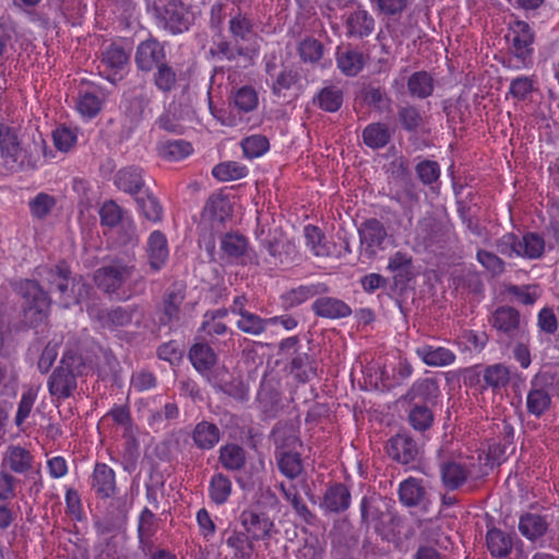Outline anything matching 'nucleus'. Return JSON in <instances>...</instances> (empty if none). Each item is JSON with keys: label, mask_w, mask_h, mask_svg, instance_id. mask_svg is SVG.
<instances>
[{"label": "nucleus", "mask_w": 559, "mask_h": 559, "mask_svg": "<svg viewBox=\"0 0 559 559\" xmlns=\"http://www.w3.org/2000/svg\"><path fill=\"white\" fill-rule=\"evenodd\" d=\"M0 156L3 164L12 170L37 169L48 157V146L41 133L33 138L32 146L23 147L19 130L10 124L0 123Z\"/></svg>", "instance_id": "obj_1"}, {"label": "nucleus", "mask_w": 559, "mask_h": 559, "mask_svg": "<svg viewBox=\"0 0 559 559\" xmlns=\"http://www.w3.org/2000/svg\"><path fill=\"white\" fill-rule=\"evenodd\" d=\"M142 280L133 251L115 255L94 273L96 286L107 295L117 298H129L132 287Z\"/></svg>", "instance_id": "obj_2"}, {"label": "nucleus", "mask_w": 559, "mask_h": 559, "mask_svg": "<svg viewBox=\"0 0 559 559\" xmlns=\"http://www.w3.org/2000/svg\"><path fill=\"white\" fill-rule=\"evenodd\" d=\"M35 274L48 285L51 293L59 294V301L66 308L82 302L92 290V286L82 276H72L66 261L55 265H39L35 269Z\"/></svg>", "instance_id": "obj_3"}, {"label": "nucleus", "mask_w": 559, "mask_h": 559, "mask_svg": "<svg viewBox=\"0 0 559 559\" xmlns=\"http://www.w3.org/2000/svg\"><path fill=\"white\" fill-rule=\"evenodd\" d=\"M155 24L170 35L188 32L195 22V12L186 0H167L153 7Z\"/></svg>", "instance_id": "obj_4"}, {"label": "nucleus", "mask_w": 559, "mask_h": 559, "mask_svg": "<svg viewBox=\"0 0 559 559\" xmlns=\"http://www.w3.org/2000/svg\"><path fill=\"white\" fill-rule=\"evenodd\" d=\"M552 378L548 372H537L530 380L525 397L527 415L536 419L544 417L552 407Z\"/></svg>", "instance_id": "obj_5"}, {"label": "nucleus", "mask_w": 559, "mask_h": 559, "mask_svg": "<svg viewBox=\"0 0 559 559\" xmlns=\"http://www.w3.org/2000/svg\"><path fill=\"white\" fill-rule=\"evenodd\" d=\"M75 356L71 352L63 353L58 367L53 369L47 380V389L52 402L60 403L68 400L78 388L76 376L73 371Z\"/></svg>", "instance_id": "obj_6"}, {"label": "nucleus", "mask_w": 559, "mask_h": 559, "mask_svg": "<svg viewBox=\"0 0 559 559\" xmlns=\"http://www.w3.org/2000/svg\"><path fill=\"white\" fill-rule=\"evenodd\" d=\"M509 49L519 62L516 69L528 68L533 64L535 32L525 21L516 20L509 25L507 35Z\"/></svg>", "instance_id": "obj_7"}, {"label": "nucleus", "mask_w": 559, "mask_h": 559, "mask_svg": "<svg viewBox=\"0 0 559 559\" xmlns=\"http://www.w3.org/2000/svg\"><path fill=\"white\" fill-rule=\"evenodd\" d=\"M17 292L25 300L24 314L32 325L43 322L50 308L48 294L35 280H22Z\"/></svg>", "instance_id": "obj_8"}, {"label": "nucleus", "mask_w": 559, "mask_h": 559, "mask_svg": "<svg viewBox=\"0 0 559 559\" xmlns=\"http://www.w3.org/2000/svg\"><path fill=\"white\" fill-rule=\"evenodd\" d=\"M129 59L130 53L120 45L112 43L102 51L97 66L98 74L106 81L117 84L127 73Z\"/></svg>", "instance_id": "obj_9"}, {"label": "nucleus", "mask_w": 559, "mask_h": 559, "mask_svg": "<svg viewBox=\"0 0 559 559\" xmlns=\"http://www.w3.org/2000/svg\"><path fill=\"white\" fill-rule=\"evenodd\" d=\"M476 467L473 457L443 461L439 466L443 487L450 491L461 489L469 479L477 478Z\"/></svg>", "instance_id": "obj_10"}, {"label": "nucleus", "mask_w": 559, "mask_h": 559, "mask_svg": "<svg viewBox=\"0 0 559 559\" xmlns=\"http://www.w3.org/2000/svg\"><path fill=\"white\" fill-rule=\"evenodd\" d=\"M240 523L254 542L267 543L277 532L270 515L258 508L245 509L240 514Z\"/></svg>", "instance_id": "obj_11"}, {"label": "nucleus", "mask_w": 559, "mask_h": 559, "mask_svg": "<svg viewBox=\"0 0 559 559\" xmlns=\"http://www.w3.org/2000/svg\"><path fill=\"white\" fill-rule=\"evenodd\" d=\"M209 53L215 61H237L242 59L245 62L251 63L259 55V45L241 44L236 40L222 38L213 41Z\"/></svg>", "instance_id": "obj_12"}, {"label": "nucleus", "mask_w": 559, "mask_h": 559, "mask_svg": "<svg viewBox=\"0 0 559 559\" xmlns=\"http://www.w3.org/2000/svg\"><path fill=\"white\" fill-rule=\"evenodd\" d=\"M88 485L99 500H110L119 492L115 469L104 462H95L88 476Z\"/></svg>", "instance_id": "obj_13"}, {"label": "nucleus", "mask_w": 559, "mask_h": 559, "mask_svg": "<svg viewBox=\"0 0 559 559\" xmlns=\"http://www.w3.org/2000/svg\"><path fill=\"white\" fill-rule=\"evenodd\" d=\"M151 96L143 88H134L123 95L121 108L124 119L132 127L139 126L144 119L151 117Z\"/></svg>", "instance_id": "obj_14"}, {"label": "nucleus", "mask_w": 559, "mask_h": 559, "mask_svg": "<svg viewBox=\"0 0 559 559\" xmlns=\"http://www.w3.org/2000/svg\"><path fill=\"white\" fill-rule=\"evenodd\" d=\"M134 61L140 71H152L166 62L164 45L153 37L141 41L136 47Z\"/></svg>", "instance_id": "obj_15"}, {"label": "nucleus", "mask_w": 559, "mask_h": 559, "mask_svg": "<svg viewBox=\"0 0 559 559\" xmlns=\"http://www.w3.org/2000/svg\"><path fill=\"white\" fill-rule=\"evenodd\" d=\"M145 254L150 270L154 273L162 271L169 260V245L166 235L160 230H153L145 243Z\"/></svg>", "instance_id": "obj_16"}, {"label": "nucleus", "mask_w": 559, "mask_h": 559, "mask_svg": "<svg viewBox=\"0 0 559 559\" xmlns=\"http://www.w3.org/2000/svg\"><path fill=\"white\" fill-rule=\"evenodd\" d=\"M386 452L394 461L401 464H408L416 460L418 447L409 435L397 433L389 439Z\"/></svg>", "instance_id": "obj_17"}, {"label": "nucleus", "mask_w": 559, "mask_h": 559, "mask_svg": "<svg viewBox=\"0 0 559 559\" xmlns=\"http://www.w3.org/2000/svg\"><path fill=\"white\" fill-rule=\"evenodd\" d=\"M515 539L519 544H522L513 534L501 528L491 527L486 532V547L495 559L508 558L514 548Z\"/></svg>", "instance_id": "obj_18"}, {"label": "nucleus", "mask_w": 559, "mask_h": 559, "mask_svg": "<svg viewBox=\"0 0 559 559\" xmlns=\"http://www.w3.org/2000/svg\"><path fill=\"white\" fill-rule=\"evenodd\" d=\"M506 241L507 243H513L518 248L516 257L525 259H538L545 250V240L536 233H526L522 237L509 233Z\"/></svg>", "instance_id": "obj_19"}, {"label": "nucleus", "mask_w": 559, "mask_h": 559, "mask_svg": "<svg viewBox=\"0 0 559 559\" xmlns=\"http://www.w3.org/2000/svg\"><path fill=\"white\" fill-rule=\"evenodd\" d=\"M376 21L368 10L358 5L345 19L346 35L348 37L364 38L374 31Z\"/></svg>", "instance_id": "obj_20"}, {"label": "nucleus", "mask_w": 559, "mask_h": 559, "mask_svg": "<svg viewBox=\"0 0 559 559\" xmlns=\"http://www.w3.org/2000/svg\"><path fill=\"white\" fill-rule=\"evenodd\" d=\"M352 503V495L343 483L331 484L321 502V508L328 512L340 514L347 511Z\"/></svg>", "instance_id": "obj_21"}, {"label": "nucleus", "mask_w": 559, "mask_h": 559, "mask_svg": "<svg viewBox=\"0 0 559 559\" xmlns=\"http://www.w3.org/2000/svg\"><path fill=\"white\" fill-rule=\"evenodd\" d=\"M511 370L502 362L486 366L481 371V389L498 394L510 383Z\"/></svg>", "instance_id": "obj_22"}, {"label": "nucleus", "mask_w": 559, "mask_h": 559, "mask_svg": "<svg viewBox=\"0 0 559 559\" xmlns=\"http://www.w3.org/2000/svg\"><path fill=\"white\" fill-rule=\"evenodd\" d=\"M335 60L337 69L344 75L352 78L358 75L366 64L364 52L352 47H337Z\"/></svg>", "instance_id": "obj_23"}, {"label": "nucleus", "mask_w": 559, "mask_h": 559, "mask_svg": "<svg viewBox=\"0 0 559 559\" xmlns=\"http://www.w3.org/2000/svg\"><path fill=\"white\" fill-rule=\"evenodd\" d=\"M2 464L13 473L27 474L33 469L34 455L20 444H11L4 452Z\"/></svg>", "instance_id": "obj_24"}, {"label": "nucleus", "mask_w": 559, "mask_h": 559, "mask_svg": "<svg viewBox=\"0 0 559 559\" xmlns=\"http://www.w3.org/2000/svg\"><path fill=\"white\" fill-rule=\"evenodd\" d=\"M305 245L309 251L319 258L334 254L335 246L326 239L324 231L317 225L308 224L304 227Z\"/></svg>", "instance_id": "obj_25"}, {"label": "nucleus", "mask_w": 559, "mask_h": 559, "mask_svg": "<svg viewBox=\"0 0 559 559\" xmlns=\"http://www.w3.org/2000/svg\"><path fill=\"white\" fill-rule=\"evenodd\" d=\"M491 324L508 337H513L520 332V312L510 306L498 307L492 313Z\"/></svg>", "instance_id": "obj_26"}, {"label": "nucleus", "mask_w": 559, "mask_h": 559, "mask_svg": "<svg viewBox=\"0 0 559 559\" xmlns=\"http://www.w3.org/2000/svg\"><path fill=\"white\" fill-rule=\"evenodd\" d=\"M248 246L247 238L239 234L227 233L221 240V250L230 262L236 264L246 265L248 263Z\"/></svg>", "instance_id": "obj_27"}, {"label": "nucleus", "mask_w": 559, "mask_h": 559, "mask_svg": "<svg viewBox=\"0 0 559 559\" xmlns=\"http://www.w3.org/2000/svg\"><path fill=\"white\" fill-rule=\"evenodd\" d=\"M311 309L316 316L331 320L344 319L352 314V309L346 302L326 296L317 298Z\"/></svg>", "instance_id": "obj_28"}, {"label": "nucleus", "mask_w": 559, "mask_h": 559, "mask_svg": "<svg viewBox=\"0 0 559 559\" xmlns=\"http://www.w3.org/2000/svg\"><path fill=\"white\" fill-rule=\"evenodd\" d=\"M191 438L199 450L210 451L221 441L222 432L216 424L203 419L194 426Z\"/></svg>", "instance_id": "obj_29"}, {"label": "nucleus", "mask_w": 559, "mask_h": 559, "mask_svg": "<svg viewBox=\"0 0 559 559\" xmlns=\"http://www.w3.org/2000/svg\"><path fill=\"white\" fill-rule=\"evenodd\" d=\"M417 356L429 367H445L454 364L456 355L450 348L424 344L416 348Z\"/></svg>", "instance_id": "obj_30"}, {"label": "nucleus", "mask_w": 559, "mask_h": 559, "mask_svg": "<svg viewBox=\"0 0 559 559\" xmlns=\"http://www.w3.org/2000/svg\"><path fill=\"white\" fill-rule=\"evenodd\" d=\"M275 460L281 474L290 480L298 478L304 472L300 453L296 451L287 450L284 447L277 448Z\"/></svg>", "instance_id": "obj_31"}, {"label": "nucleus", "mask_w": 559, "mask_h": 559, "mask_svg": "<svg viewBox=\"0 0 559 559\" xmlns=\"http://www.w3.org/2000/svg\"><path fill=\"white\" fill-rule=\"evenodd\" d=\"M218 463L227 472H240L246 467V450L234 442L222 445L218 450Z\"/></svg>", "instance_id": "obj_32"}, {"label": "nucleus", "mask_w": 559, "mask_h": 559, "mask_svg": "<svg viewBox=\"0 0 559 559\" xmlns=\"http://www.w3.org/2000/svg\"><path fill=\"white\" fill-rule=\"evenodd\" d=\"M548 526L545 515L525 512L520 515L518 527L523 537L530 542H536L546 534Z\"/></svg>", "instance_id": "obj_33"}, {"label": "nucleus", "mask_w": 559, "mask_h": 559, "mask_svg": "<svg viewBox=\"0 0 559 559\" xmlns=\"http://www.w3.org/2000/svg\"><path fill=\"white\" fill-rule=\"evenodd\" d=\"M361 526L369 531L380 532L383 512L380 510L379 498L374 495H365L359 502Z\"/></svg>", "instance_id": "obj_34"}, {"label": "nucleus", "mask_w": 559, "mask_h": 559, "mask_svg": "<svg viewBox=\"0 0 559 559\" xmlns=\"http://www.w3.org/2000/svg\"><path fill=\"white\" fill-rule=\"evenodd\" d=\"M228 31L231 39L241 44H258V36L253 29L252 20L242 13L231 16L228 22Z\"/></svg>", "instance_id": "obj_35"}, {"label": "nucleus", "mask_w": 559, "mask_h": 559, "mask_svg": "<svg viewBox=\"0 0 559 559\" xmlns=\"http://www.w3.org/2000/svg\"><path fill=\"white\" fill-rule=\"evenodd\" d=\"M288 369L289 373L301 383L309 382L317 377V361L306 352H295Z\"/></svg>", "instance_id": "obj_36"}, {"label": "nucleus", "mask_w": 559, "mask_h": 559, "mask_svg": "<svg viewBox=\"0 0 559 559\" xmlns=\"http://www.w3.org/2000/svg\"><path fill=\"white\" fill-rule=\"evenodd\" d=\"M358 233L361 243L372 252H374L376 249H381L386 238L385 227L377 218H369L365 221Z\"/></svg>", "instance_id": "obj_37"}, {"label": "nucleus", "mask_w": 559, "mask_h": 559, "mask_svg": "<svg viewBox=\"0 0 559 559\" xmlns=\"http://www.w3.org/2000/svg\"><path fill=\"white\" fill-rule=\"evenodd\" d=\"M115 186L129 194H138L144 187L142 169L130 166L119 169L114 179Z\"/></svg>", "instance_id": "obj_38"}, {"label": "nucleus", "mask_w": 559, "mask_h": 559, "mask_svg": "<svg viewBox=\"0 0 559 559\" xmlns=\"http://www.w3.org/2000/svg\"><path fill=\"white\" fill-rule=\"evenodd\" d=\"M102 107L103 99L97 87L93 86L90 90L80 91L76 98L75 108L83 118H95L100 112Z\"/></svg>", "instance_id": "obj_39"}, {"label": "nucleus", "mask_w": 559, "mask_h": 559, "mask_svg": "<svg viewBox=\"0 0 559 559\" xmlns=\"http://www.w3.org/2000/svg\"><path fill=\"white\" fill-rule=\"evenodd\" d=\"M185 294L179 289H168L163 297V310L158 318L159 325L170 326L179 320V312Z\"/></svg>", "instance_id": "obj_40"}, {"label": "nucleus", "mask_w": 559, "mask_h": 559, "mask_svg": "<svg viewBox=\"0 0 559 559\" xmlns=\"http://www.w3.org/2000/svg\"><path fill=\"white\" fill-rule=\"evenodd\" d=\"M233 492V483L229 476L222 472L214 473L209 481L207 495L215 506L225 504Z\"/></svg>", "instance_id": "obj_41"}, {"label": "nucleus", "mask_w": 559, "mask_h": 559, "mask_svg": "<svg viewBox=\"0 0 559 559\" xmlns=\"http://www.w3.org/2000/svg\"><path fill=\"white\" fill-rule=\"evenodd\" d=\"M439 395V386L433 379L425 378L415 381L406 394L409 403H433Z\"/></svg>", "instance_id": "obj_42"}, {"label": "nucleus", "mask_w": 559, "mask_h": 559, "mask_svg": "<svg viewBox=\"0 0 559 559\" xmlns=\"http://www.w3.org/2000/svg\"><path fill=\"white\" fill-rule=\"evenodd\" d=\"M230 105L239 114H249L259 106V93L251 85H242L235 88L230 95Z\"/></svg>", "instance_id": "obj_43"}, {"label": "nucleus", "mask_w": 559, "mask_h": 559, "mask_svg": "<svg viewBox=\"0 0 559 559\" xmlns=\"http://www.w3.org/2000/svg\"><path fill=\"white\" fill-rule=\"evenodd\" d=\"M189 359L199 373L205 374L215 366L217 356L210 345L197 343L189 350Z\"/></svg>", "instance_id": "obj_44"}, {"label": "nucleus", "mask_w": 559, "mask_h": 559, "mask_svg": "<svg viewBox=\"0 0 559 559\" xmlns=\"http://www.w3.org/2000/svg\"><path fill=\"white\" fill-rule=\"evenodd\" d=\"M391 132L385 123L371 122L362 130L364 144L372 150L385 147L391 140Z\"/></svg>", "instance_id": "obj_45"}, {"label": "nucleus", "mask_w": 559, "mask_h": 559, "mask_svg": "<svg viewBox=\"0 0 559 559\" xmlns=\"http://www.w3.org/2000/svg\"><path fill=\"white\" fill-rule=\"evenodd\" d=\"M407 421L414 430L425 432L432 427L435 415L429 405L424 403H412L407 415Z\"/></svg>", "instance_id": "obj_46"}, {"label": "nucleus", "mask_w": 559, "mask_h": 559, "mask_svg": "<svg viewBox=\"0 0 559 559\" xmlns=\"http://www.w3.org/2000/svg\"><path fill=\"white\" fill-rule=\"evenodd\" d=\"M388 270L394 273L396 282H409L414 277L412 255L403 251H396L389 259Z\"/></svg>", "instance_id": "obj_47"}, {"label": "nucleus", "mask_w": 559, "mask_h": 559, "mask_svg": "<svg viewBox=\"0 0 559 559\" xmlns=\"http://www.w3.org/2000/svg\"><path fill=\"white\" fill-rule=\"evenodd\" d=\"M237 559H250L254 552V540L243 531H233L225 540Z\"/></svg>", "instance_id": "obj_48"}, {"label": "nucleus", "mask_w": 559, "mask_h": 559, "mask_svg": "<svg viewBox=\"0 0 559 559\" xmlns=\"http://www.w3.org/2000/svg\"><path fill=\"white\" fill-rule=\"evenodd\" d=\"M433 78L426 71L414 72L407 80V90L412 97L425 99L432 95Z\"/></svg>", "instance_id": "obj_49"}, {"label": "nucleus", "mask_w": 559, "mask_h": 559, "mask_svg": "<svg viewBox=\"0 0 559 559\" xmlns=\"http://www.w3.org/2000/svg\"><path fill=\"white\" fill-rule=\"evenodd\" d=\"M344 95L340 87L330 85L321 88L313 97V103L328 112H336L343 105Z\"/></svg>", "instance_id": "obj_50"}, {"label": "nucleus", "mask_w": 559, "mask_h": 559, "mask_svg": "<svg viewBox=\"0 0 559 559\" xmlns=\"http://www.w3.org/2000/svg\"><path fill=\"white\" fill-rule=\"evenodd\" d=\"M134 306H117L107 310L103 316V324L109 330L126 328L131 324L135 311Z\"/></svg>", "instance_id": "obj_51"}, {"label": "nucleus", "mask_w": 559, "mask_h": 559, "mask_svg": "<svg viewBox=\"0 0 559 559\" xmlns=\"http://www.w3.org/2000/svg\"><path fill=\"white\" fill-rule=\"evenodd\" d=\"M425 488L414 477L403 480L399 486L400 501L407 507H417L424 499Z\"/></svg>", "instance_id": "obj_52"}, {"label": "nucleus", "mask_w": 559, "mask_h": 559, "mask_svg": "<svg viewBox=\"0 0 559 559\" xmlns=\"http://www.w3.org/2000/svg\"><path fill=\"white\" fill-rule=\"evenodd\" d=\"M231 206L227 198L211 195L203 209V217L213 222L223 223L230 215Z\"/></svg>", "instance_id": "obj_53"}, {"label": "nucleus", "mask_w": 559, "mask_h": 559, "mask_svg": "<svg viewBox=\"0 0 559 559\" xmlns=\"http://www.w3.org/2000/svg\"><path fill=\"white\" fill-rule=\"evenodd\" d=\"M248 174V167L235 160L219 163L212 169V176L219 181L239 180L247 177Z\"/></svg>", "instance_id": "obj_54"}, {"label": "nucleus", "mask_w": 559, "mask_h": 559, "mask_svg": "<svg viewBox=\"0 0 559 559\" xmlns=\"http://www.w3.org/2000/svg\"><path fill=\"white\" fill-rule=\"evenodd\" d=\"M140 214L147 221L156 224L163 219L164 210L159 200L153 193L135 199Z\"/></svg>", "instance_id": "obj_55"}, {"label": "nucleus", "mask_w": 559, "mask_h": 559, "mask_svg": "<svg viewBox=\"0 0 559 559\" xmlns=\"http://www.w3.org/2000/svg\"><path fill=\"white\" fill-rule=\"evenodd\" d=\"M299 80L300 76L297 70L285 67L272 79V84L270 87L273 95L282 96L285 95L287 91L293 88L299 82Z\"/></svg>", "instance_id": "obj_56"}, {"label": "nucleus", "mask_w": 559, "mask_h": 559, "mask_svg": "<svg viewBox=\"0 0 559 559\" xmlns=\"http://www.w3.org/2000/svg\"><path fill=\"white\" fill-rule=\"evenodd\" d=\"M192 153V145L185 140H173L160 143L159 154L168 160H180Z\"/></svg>", "instance_id": "obj_57"}, {"label": "nucleus", "mask_w": 559, "mask_h": 559, "mask_svg": "<svg viewBox=\"0 0 559 559\" xmlns=\"http://www.w3.org/2000/svg\"><path fill=\"white\" fill-rule=\"evenodd\" d=\"M243 155L250 159L261 157L270 150V142L265 135L252 134L241 141Z\"/></svg>", "instance_id": "obj_58"}, {"label": "nucleus", "mask_w": 559, "mask_h": 559, "mask_svg": "<svg viewBox=\"0 0 559 559\" xmlns=\"http://www.w3.org/2000/svg\"><path fill=\"white\" fill-rule=\"evenodd\" d=\"M507 293L514 300L524 306H533L540 297V289L536 285H510Z\"/></svg>", "instance_id": "obj_59"}, {"label": "nucleus", "mask_w": 559, "mask_h": 559, "mask_svg": "<svg viewBox=\"0 0 559 559\" xmlns=\"http://www.w3.org/2000/svg\"><path fill=\"white\" fill-rule=\"evenodd\" d=\"M535 84L536 81L533 76L519 75L511 80L508 95L519 102H523L534 92Z\"/></svg>", "instance_id": "obj_60"}, {"label": "nucleus", "mask_w": 559, "mask_h": 559, "mask_svg": "<svg viewBox=\"0 0 559 559\" xmlns=\"http://www.w3.org/2000/svg\"><path fill=\"white\" fill-rule=\"evenodd\" d=\"M329 290L323 283L300 285L288 293V300L292 305H301L310 298L324 294Z\"/></svg>", "instance_id": "obj_61"}, {"label": "nucleus", "mask_w": 559, "mask_h": 559, "mask_svg": "<svg viewBox=\"0 0 559 559\" xmlns=\"http://www.w3.org/2000/svg\"><path fill=\"white\" fill-rule=\"evenodd\" d=\"M56 198L46 192L37 193L28 203L33 217L37 219L45 218L56 206Z\"/></svg>", "instance_id": "obj_62"}, {"label": "nucleus", "mask_w": 559, "mask_h": 559, "mask_svg": "<svg viewBox=\"0 0 559 559\" xmlns=\"http://www.w3.org/2000/svg\"><path fill=\"white\" fill-rule=\"evenodd\" d=\"M153 75L154 85L163 93H169L177 83L175 70L167 62L158 66Z\"/></svg>", "instance_id": "obj_63"}, {"label": "nucleus", "mask_w": 559, "mask_h": 559, "mask_svg": "<svg viewBox=\"0 0 559 559\" xmlns=\"http://www.w3.org/2000/svg\"><path fill=\"white\" fill-rule=\"evenodd\" d=\"M397 118L401 127L407 132H416L423 122L420 111L413 105L399 107Z\"/></svg>", "instance_id": "obj_64"}]
</instances>
